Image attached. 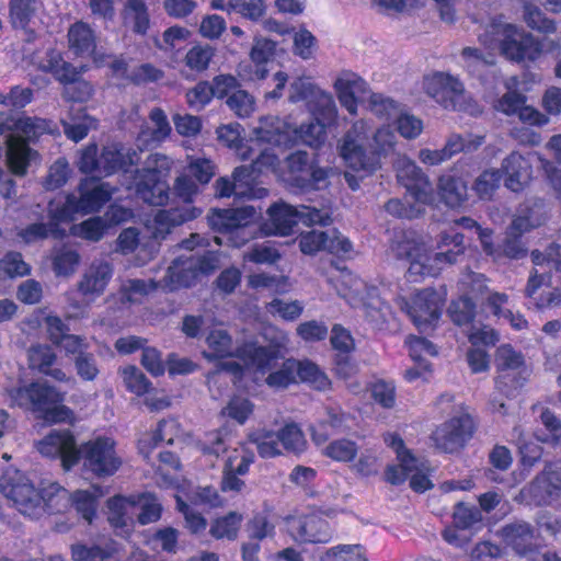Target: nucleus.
I'll list each match as a JSON object with an SVG mask.
<instances>
[{
  "label": "nucleus",
  "instance_id": "f257e3e1",
  "mask_svg": "<svg viewBox=\"0 0 561 561\" xmlns=\"http://www.w3.org/2000/svg\"><path fill=\"white\" fill-rule=\"evenodd\" d=\"M437 252H431L423 238L413 230H396L389 245V253L398 260H408V275L413 280L425 276H437L440 271L463 254V236L455 232L443 233Z\"/></svg>",
  "mask_w": 561,
  "mask_h": 561
},
{
  "label": "nucleus",
  "instance_id": "f03ea898",
  "mask_svg": "<svg viewBox=\"0 0 561 561\" xmlns=\"http://www.w3.org/2000/svg\"><path fill=\"white\" fill-rule=\"evenodd\" d=\"M479 42L489 49H499L508 60L535 62L543 54L559 53L560 43L551 38H538L524 27L506 22L502 16L491 20L479 34Z\"/></svg>",
  "mask_w": 561,
  "mask_h": 561
},
{
  "label": "nucleus",
  "instance_id": "7ed1b4c3",
  "mask_svg": "<svg viewBox=\"0 0 561 561\" xmlns=\"http://www.w3.org/2000/svg\"><path fill=\"white\" fill-rule=\"evenodd\" d=\"M1 493L24 516L37 519L46 513H62L70 503L69 492L51 482L41 489L22 471L8 467Z\"/></svg>",
  "mask_w": 561,
  "mask_h": 561
},
{
  "label": "nucleus",
  "instance_id": "20e7f679",
  "mask_svg": "<svg viewBox=\"0 0 561 561\" xmlns=\"http://www.w3.org/2000/svg\"><path fill=\"white\" fill-rule=\"evenodd\" d=\"M370 125L367 119H356L337 144L339 156L354 171L371 173L380 168V157L394 150L397 135L389 124H383L373 134L371 150L365 147Z\"/></svg>",
  "mask_w": 561,
  "mask_h": 561
},
{
  "label": "nucleus",
  "instance_id": "39448f33",
  "mask_svg": "<svg viewBox=\"0 0 561 561\" xmlns=\"http://www.w3.org/2000/svg\"><path fill=\"white\" fill-rule=\"evenodd\" d=\"M205 342L207 347L203 352V356L206 359L237 358L242 362V366L236 362L224 365V369L236 376H243L245 368L251 366L264 375L275 364L276 356L266 353L262 346H257L254 343H244L241 346H236L231 335L224 329L209 331Z\"/></svg>",
  "mask_w": 561,
  "mask_h": 561
},
{
  "label": "nucleus",
  "instance_id": "423d86ee",
  "mask_svg": "<svg viewBox=\"0 0 561 561\" xmlns=\"http://www.w3.org/2000/svg\"><path fill=\"white\" fill-rule=\"evenodd\" d=\"M535 267L530 271L524 289L525 297L537 310L552 309L561 306V288L551 287V275L546 267L561 272V247L551 244L546 252H531Z\"/></svg>",
  "mask_w": 561,
  "mask_h": 561
},
{
  "label": "nucleus",
  "instance_id": "0eeeda50",
  "mask_svg": "<svg viewBox=\"0 0 561 561\" xmlns=\"http://www.w3.org/2000/svg\"><path fill=\"white\" fill-rule=\"evenodd\" d=\"M329 282L353 308L364 309L374 327L382 329L389 322L392 317L390 307L380 299L375 287H368L363 279L347 270L335 271Z\"/></svg>",
  "mask_w": 561,
  "mask_h": 561
},
{
  "label": "nucleus",
  "instance_id": "6e6552de",
  "mask_svg": "<svg viewBox=\"0 0 561 561\" xmlns=\"http://www.w3.org/2000/svg\"><path fill=\"white\" fill-rule=\"evenodd\" d=\"M327 128L319 121L312 119L299 127H293L286 121L268 116L262 118L259 126L253 129L251 141L284 147L304 144L312 148H319L327 139Z\"/></svg>",
  "mask_w": 561,
  "mask_h": 561
},
{
  "label": "nucleus",
  "instance_id": "1a4fd4ad",
  "mask_svg": "<svg viewBox=\"0 0 561 561\" xmlns=\"http://www.w3.org/2000/svg\"><path fill=\"white\" fill-rule=\"evenodd\" d=\"M173 161L165 154L152 153L147 157L141 169H137L127 185L137 198L151 206H163L169 201L168 178Z\"/></svg>",
  "mask_w": 561,
  "mask_h": 561
},
{
  "label": "nucleus",
  "instance_id": "9d476101",
  "mask_svg": "<svg viewBox=\"0 0 561 561\" xmlns=\"http://www.w3.org/2000/svg\"><path fill=\"white\" fill-rule=\"evenodd\" d=\"M207 218L210 228L220 233L214 238L218 245L241 248L256 237V210L252 206L213 209Z\"/></svg>",
  "mask_w": 561,
  "mask_h": 561
},
{
  "label": "nucleus",
  "instance_id": "9b49d317",
  "mask_svg": "<svg viewBox=\"0 0 561 561\" xmlns=\"http://www.w3.org/2000/svg\"><path fill=\"white\" fill-rule=\"evenodd\" d=\"M12 405L41 412L45 421L50 423L69 422L72 411L61 404L64 393L46 382H33L8 391Z\"/></svg>",
  "mask_w": 561,
  "mask_h": 561
},
{
  "label": "nucleus",
  "instance_id": "f8f14e48",
  "mask_svg": "<svg viewBox=\"0 0 561 561\" xmlns=\"http://www.w3.org/2000/svg\"><path fill=\"white\" fill-rule=\"evenodd\" d=\"M78 193L79 195L68 194L61 206L56 202L49 204L53 219L71 220L76 214L98 213L112 198L115 188L108 183L84 179L78 186Z\"/></svg>",
  "mask_w": 561,
  "mask_h": 561
},
{
  "label": "nucleus",
  "instance_id": "ddd939ff",
  "mask_svg": "<svg viewBox=\"0 0 561 561\" xmlns=\"http://www.w3.org/2000/svg\"><path fill=\"white\" fill-rule=\"evenodd\" d=\"M140 160L139 153L121 144H111L99 153L96 144H89L78 152L77 167L84 174L107 176Z\"/></svg>",
  "mask_w": 561,
  "mask_h": 561
},
{
  "label": "nucleus",
  "instance_id": "4468645a",
  "mask_svg": "<svg viewBox=\"0 0 561 561\" xmlns=\"http://www.w3.org/2000/svg\"><path fill=\"white\" fill-rule=\"evenodd\" d=\"M423 91L446 110L477 115L479 105L465 91L458 78L446 72H434L423 78Z\"/></svg>",
  "mask_w": 561,
  "mask_h": 561
},
{
  "label": "nucleus",
  "instance_id": "2eb2a0df",
  "mask_svg": "<svg viewBox=\"0 0 561 561\" xmlns=\"http://www.w3.org/2000/svg\"><path fill=\"white\" fill-rule=\"evenodd\" d=\"M267 215L268 218L262 226L264 234L288 236L298 221L307 226H324L331 222L329 209H318L306 205L293 207L285 203L274 204L268 208Z\"/></svg>",
  "mask_w": 561,
  "mask_h": 561
},
{
  "label": "nucleus",
  "instance_id": "dca6fc26",
  "mask_svg": "<svg viewBox=\"0 0 561 561\" xmlns=\"http://www.w3.org/2000/svg\"><path fill=\"white\" fill-rule=\"evenodd\" d=\"M48 130V123L37 117H20L14 123V134L8 138V164L14 174L23 175L32 158L25 140H32Z\"/></svg>",
  "mask_w": 561,
  "mask_h": 561
},
{
  "label": "nucleus",
  "instance_id": "f3484780",
  "mask_svg": "<svg viewBox=\"0 0 561 561\" xmlns=\"http://www.w3.org/2000/svg\"><path fill=\"white\" fill-rule=\"evenodd\" d=\"M289 101H305L313 121L329 127L336 124L339 110L331 93L322 90L310 78H298L290 84Z\"/></svg>",
  "mask_w": 561,
  "mask_h": 561
},
{
  "label": "nucleus",
  "instance_id": "a211bd4d",
  "mask_svg": "<svg viewBox=\"0 0 561 561\" xmlns=\"http://www.w3.org/2000/svg\"><path fill=\"white\" fill-rule=\"evenodd\" d=\"M83 469L99 478L113 476L122 466L115 442L111 437L98 436L82 443L78 448Z\"/></svg>",
  "mask_w": 561,
  "mask_h": 561
},
{
  "label": "nucleus",
  "instance_id": "6ab92c4d",
  "mask_svg": "<svg viewBox=\"0 0 561 561\" xmlns=\"http://www.w3.org/2000/svg\"><path fill=\"white\" fill-rule=\"evenodd\" d=\"M219 265L217 252L208 251L201 256H181L168 267L163 286L169 289H181L192 286L199 275L213 273Z\"/></svg>",
  "mask_w": 561,
  "mask_h": 561
},
{
  "label": "nucleus",
  "instance_id": "aec40b11",
  "mask_svg": "<svg viewBox=\"0 0 561 561\" xmlns=\"http://www.w3.org/2000/svg\"><path fill=\"white\" fill-rule=\"evenodd\" d=\"M399 307L405 310L415 327L425 332L438 321L444 305V297L434 289H424L414 295L411 302L404 298L397 299Z\"/></svg>",
  "mask_w": 561,
  "mask_h": 561
},
{
  "label": "nucleus",
  "instance_id": "412c9836",
  "mask_svg": "<svg viewBox=\"0 0 561 561\" xmlns=\"http://www.w3.org/2000/svg\"><path fill=\"white\" fill-rule=\"evenodd\" d=\"M203 451L216 456L227 454L225 469L234 470L239 474H245L253 461V454L239 444L233 446L231 438L224 432L208 434L203 443Z\"/></svg>",
  "mask_w": 561,
  "mask_h": 561
},
{
  "label": "nucleus",
  "instance_id": "4be33fe9",
  "mask_svg": "<svg viewBox=\"0 0 561 561\" xmlns=\"http://www.w3.org/2000/svg\"><path fill=\"white\" fill-rule=\"evenodd\" d=\"M472 430L473 421L471 416L462 411V407H459V412L455 416L433 432L432 439L437 448L453 453L465 445L471 437Z\"/></svg>",
  "mask_w": 561,
  "mask_h": 561
},
{
  "label": "nucleus",
  "instance_id": "5701e85b",
  "mask_svg": "<svg viewBox=\"0 0 561 561\" xmlns=\"http://www.w3.org/2000/svg\"><path fill=\"white\" fill-rule=\"evenodd\" d=\"M78 448L75 436L68 430H54L36 443V449L42 456L59 458L65 470H70L79 462Z\"/></svg>",
  "mask_w": 561,
  "mask_h": 561
},
{
  "label": "nucleus",
  "instance_id": "b1692460",
  "mask_svg": "<svg viewBox=\"0 0 561 561\" xmlns=\"http://www.w3.org/2000/svg\"><path fill=\"white\" fill-rule=\"evenodd\" d=\"M289 536L300 543H325L332 539L333 529L318 514L291 516L286 520Z\"/></svg>",
  "mask_w": 561,
  "mask_h": 561
},
{
  "label": "nucleus",
  "instance_id": "393cba45",
  "mask_svg": "<svg viewBox=\"0 0 561 561\" xmlns=\"http://www.w3.org/2000/svg\"><path fill=\"white\" fill-rule=\"evenodd\" d=\"M398 180L407 187L409 195L422 204L433 201V187L422 169L407 156H398L394 161Z\"/></svg>",
  "mask_w": 561,
  "mask_h": 561
},
{
  "label": "nucleus",
  "instance_id": "a878e982",
  "mask_svg": "<svg viewBox=\"0 0 561 561\" xmlns=\"http://www.w3.org/2000/svg\"><path fill=\"white\" fill-rule=\"evenodd\" d=\"M113 265L103 259L94 260L88 266L77 284V290L83 298L84 307L103 295L113 277Z\"/></svg>",
  "mask_w": 561,
  "mask_h": 561
},
{
  "label": "nucleus",
  "instance_id": "bb28decb",
  "mask_svg": "<svg viewBox=\"0 0 561 561\" xmlns=\"http://www.w3.org/2000/svg\"><path fill=\"white\" fill-rule=\"evenodd\" d=\"M44 4L42 0H10L9 21L14 30L30 37L43 28Z\"/></svg>",
  "mask_w": 561,
  "mask_h": 561
},
{
  "label": "nucleus",
  "instance_id": "cd10ccee",
  "mask_svg": "<svg viewBox=\"0 0 561 561\" xmlns=\"http://www.w3.org/2000/svg\"><path fill=\"white\" fill-rule=\"evenodd\" d=\"M333 88L341 106L352 116H357L359 102L371 93L367 82L351 71L340 73Z\"/></svg>",
  "mask_w": 561,
  "mask_h": 561
},
{
  "label": "nucleus",
  "instance_id": "c85d7f7f",
  "mask_svg": "<svg viewBox=\"0 0 561 561\" xmlns=\"http://www.w3.org/2000/svg\"><path fill=\"white\" fill-rule=\"evenodd\" d=\"M548 219L545 202L540 198L528 199L520 204L507 228V236L514 239L542 226Z\"/></svg>",
  "mask_w": 561,
  "mask_h": 561
},
{
  "label": "nucleus",
  "instance_id": "c756f323",
  "mask_svg": "<svg viewBox=\"0 0 561 561\" xmlns=\"http://www.w3.org/2000/svg\"><path fill=\"white\" fill-rule=\"evenodd\" d=\"M531 154H522L518 151H512L505 157L499 170L504 176V185L512 192L524 191L533 180Z\"/></svg>",
  "mask_w": 561,
  "mask_h": 561
},
{
  "label": "nucleus",
  "instance_id": "7c9ffc66",
  "mask_svg": "<svg viewBox=\"0 0 561 561\" xmlns=\"http://www.w3.org/2000/svg\"><path fill=\"white\" fill-rule=\"evenodd\" d=\"M201 213L198 208L192 206L157 211L153 218L146 224V230L151 237L149 242H156L159 245L158 241L164 239L173 227L195 219Z\"/></svg>",
  "mask_w": 561,
  "mask_h": 561
},
{
  "label": "nucleus",
  "instance_id": "2f4dec72",
  "mask_svg": "<svg viewBox=\"0 0 561 561\" xmlns=\"http://www.w3.org/2000/svg\"><path fill=\"white\" fill-rule=\"evenodd\" d=\"M537 505H548L561 496V468L547 467L525 490Z\"/></svg>",
  "mask_w": 561,
  "mask_h": 561
},
{
  "label": "nucleus",
  "instance_id": "473e14b6",
  "mask_svg": "<svg viewBox=\"0 0 561 561\" xmlns=\"http://www.w3.org/2000/svg\"><path fill=\"white\" fill-rule=\"evenodd\" d=\"M266 353L274 354L276 356L274 366L268 369L264 375L257 371L255 367L251 366L245 368L244 374H253L254 380L259 381L264 379L265 382L274 389H282L288 387L290 383L296 382V370L298 369L297 360L286 359L278 367L279 354L275 346L265 347L262 346Z\"/></svg>",
  "mask_w": 561,
  "mask_h": 561
},
{
  "label": "nucleus",
  "instance_id": "72a5a7b5",
  "mask_svg": "<svg viewBox=\"0 0 561 561\" xmlns=\"http://www.w3.org/2000/svg\"><path fill=\"white\" fill-rule=\"evenodd\" d=\"M275 51V43L262 36H255L250 51V64L240 67V75L245 79L263 80L268 73L266 65Z\"/></svg>",
  "mask_w": 561,
  "mask_h": 561
},
{
  "label": "nucleus",
  "instance_id": "f704fd0d",
  "mask_svg": "<svg viewBox=\"0 0 561 561\" xmlns=\"http://www.w3.org/2000/svg\"><path fill=\"white\" fill-rule=\"evenodd\" d=\"M38 69L48 72L60 83L68 85L75 82L87 67L82 66L77 68L71 64L64 60L60 51L56 49H48L37 62Z\"/></svg>",
  "mask_w": 561,
  "mask_h": 561
},
{
  "label": "nucleus",
  "instance_id": "c9c22d12",
  "mask_svg": "<svg viewBox=\"0 0 561 561\" xmlns=\"http://www.w3.org/2000/svg\"><path fill=\"white\" fill-rule=\"evenodd\" d=\"M117 251L122 254L137 252L135 265L141 266L152 260L158 253L156 242L141 241L136 228L124 229L117 238Z\"/></svg>",
  "mask_w": 561,
  "mask_h": 561
},
{
  "label": "nucleus",
  "instance_id": "e433bc0d",
  "mask_svg": "<svg viewBox=\"0 0 561 561\" xmlns=\"http://www.w3.org/2000/svg\"><path fill=\"white\" fill-rule=\"evenodd\" d=\"M214 187L215 195L217 197H229L232 194L247 196L249 198L256 196L252 188V176L250 170L245 165L234 169L232 173V181L226 176L217 179Z\"/></svg>",
  "mask_w": 561,
  "mask_h": 561
},
{
  "label": "nucleus",
  "instance_id": "4c0bfd02",
  "mask_svg": "<svg viewBox=\"0 0 561 561\" xmlns=\"http://www.w3.org/2000/svg\"><path fill=\"white\" fill-rule=\"evenodd\" d=\"M496 367L500 370V376L496 379V389L501 393L511 396V391L506 390V379L511 376L510 371H517L519 375L527 373L524 367V357L519 352H516L511 345H501L496 351L495 357Z\"/></svg>",
  "mask_w": 561,
  "mask_h": 561
},
{
  "label": "nucleus",
  "instance_id": "58836bf2",
  "mask_svg": "<svg viewBox=\"0 0 561 561\" xmlns=\"http://www.w3.org/2000/svg\"><path fill=\"white\" fill-rule=\"evenodd\" d=\"M135 505L134 495H118L107 502L108 522L115 529L119 530L121 535H128L134 525V517L136 516Z\"/></svg>",
  "mask_w": 561,
  "mask_h": 561
},
{
  "label": "nucleus",
  "instance_id": "ea45409f",
  "mask_svg": "<svg viewBox=\"0 0 561 561\" xmlns=\"http://www.w3.org/2000/svg\"><path fill=\"white\" fill-rule=\"evenodd\" d=\"M149 118L152 127L144 126L141 128L137 137L139 146H157L164 141L171 133L167 115L161 108L156 107L151 110Z\"/></svg>",
  "mask_w": 561,
  "mask_h": 561
},
{
  "label": "nucleus",
  "instance_id": "a19ab883",
  "mask_svg": "<svg viewBox=\"0 0 561 561\" xmlns=\"http://www.w3.org/2000/svg\"><path fill=\"white\" fill-rule=\"evenodd\" d=\"M69 49L77 56L85 54H95V34L85 22L79 21L72 24L68 30Z\"/></svg>",
  "mask_w": 561,
  "mask_h": 561
},
{
  "label": "nucleus",
  "instance_id": "79ce46f5",
  "mask_svg": "<svg viewBox=\"0 0 561 561\" xmlns=\"http://www.w3.org/2000/svg\"><path fill=\"white\" fill-rule=\"evenodd\" d=\"M164 277L160 280L127 279L121 286V295L124 301L139 304L150 293L162 289L163 291H175L163 286Z\"/></svg>",
  "mask_w": 561,
  "mask_h": 561
},
{
  "label": "nucleus",
  "instance_id": "37998d69",
  "mask_svg": "<svg viewBox=\"0 0 561 561\" xmlns=\"http://www.w3.org/2000/svg\"><path fill=\"white\" fill-rule=\"evenodd\" d=\"M123 18L136 34L145 35L150 27V14L145 0H126Z\"/></svg>",
  "mask_w": 561,
  "mask_h": 561
},
{
  "label": "nucleus",
  "instance_id": "c03bdc74",
  "mask_svg": "<svg viewBox=\"0 0 561 561\" xmlns=\"http://www.w3.org/2000/svg\"><path fill=\"white\" fill-rule=\"evenodd\" d=\"M506 545L513 547L518 553H525L534 539V530L529 524L516 522L504 526L500 530Z\"/></svg>",
  "mask_w": 561,
  "mask_h": 561
},
{
  "label": "nucleus",
  "instance_id": "a18cd8bd",
  "mask_svg": "<svg viewBox=\"0 0 561 561\" xmlns=\"http://www.w3.org/2000/svg\"><path fill=\"white\" fill-rule=\"evenodd\" d=\"M249 442L255 445L262 458H274L283 455L278 432L261 428L249 434Z\"/></svg>",
  "mask_w": 561,
  "mask_h": 561
},
{
  "label": "nucleus",
  "instance_id": "49530a36",
  "mask_svg": "<svg viewBox=\"0 0 561 561\" xmlns=\"http://www.w3.org/2000/svg\"><path fill=\"white\" fill-rule=\"evenodd\" d=\"M367 108L379 119L396 121L403 107L393 99L382 93L371 92L367 98Z\"/></svg>",
  "mask_w": 561,
  "mask_h": 561
},
{
  "label": "nucleus",
  "instance_id": "de8ad7c7",
  "mask_svg": "<svg viewBox=\"0 0 561 561\" xmlns=\"http://www.w3.org/2000/svg\"><path fill=\"white\" fill-rule=\"evenodd\" d=\"M438 192L446 203L450 207L461 205L467 198V185L458 178L449 174H444L438 180Z\"/></svg>",
  "mask_w": 561,
  "mask_h": 561
},
{
  "label": "nucleus",
  "instance_id": "09e8293b",
  "mask_svg": "<svg viewBox=\"0 0 561 561\" xmlns=\"http://www.w3.org/2000/svg\"><path fill=\"white\" fill-rule=\"evenodd\" d=\"M216 133L218 140L236 150L240 160L252 158L254 149L241 141V126L239 124L222 125L217 128Z\"/></svg>",
  "mask_w": 561,
  "mask_h": 561
},
{
  "label": "nucleus",
  "instance_id": "8fccbe9b",
  "mask_svg": "<svg viewBox=\"0 0 561 561\" xmlns=\"http://www.w3.org/2000/svg\"><path fill=\"white\" fill-rule=\"evenodd\" d=\"M102 490L99 486H94L93 491L79 490L72 494L69 493L70 503L64 512L73 506L85 520L91 523L96 510V499L102 496Z\"/></svg>",
  "mask_w": 561,
  "mask_h": 561
},
{
  "label": "nucleus",
  "instance_id": "3c124183",
  "mask_svg": "<svg viewBox=\"0 0 561 561\" xmlns=\"http://www.w3.org/2000/svg\"><path fill=\"white\" fill-rule=\"evenodd\" d=\"M283 453L299 456L307 450L308 442L301 428L294 423L284 425L278 431Z\"/></svg>",
  "mask_w": 561,
  "mask_h": 561
},
{
  "label": "nucleus",
  "instance_id": "603ef678",
  "mask_svg": "<svg viewBox=\"0 0 561 561\" xmlns=\"http://www.w3.org/2000/svg\"><path fill=\"white\" fill-rule=\"evenodd\" d=\"M81 256L77 250L69 247L56 249L53 254V270L57 276H71L77 271Z\"/></svg>",
  "mask_w": 561,
  "mask_h": 561
},
{
  "label": "nucleus",
  "instance_id": "864d4df0",
  "mask_svg": "<svg viewBox=\"0 0 561 561\" xmlns=\"http://www.w3.org/2000/svg\"><path fill=\"white\" fill-rule=\"evenodd\" d=\"M137 520L141 525L157 522L161 516V504L150 493L134 495Z\"/></svg>",
  "mask_w": 561,
  "mask_h": 561
},
{
  "label": "nucleus",
  "instance_id": "5fc2aeb1",
  "mask_svg": "<svg viewBox=\"0 0 561 561\" xmlns=\"http://www.w3.org/2000/svg\"><path fill=\"white\" fill-rule=\"evenodd\" d=\"M248 285L253 289H270L276 294H285L290 289L287 276L254 273L248 276Z\"/></svg>",
  "mask_w": 561,
  "mask_h": 561
},
{
  "label": "nucleus",
  "instance_id": "6e6d98bb",
  "mask_svg": "<svg viewBox=\"0 0 561 561\" xmlns=\"http://www.w3.org/2000/svg\"><path fill=\"white\" fill-rule=\"evenodd\" d=\"M61 124L65 135L75 142L82 140L91 129L96 128V121L85 113H80L77 117H71L69 121L62 118Z\"/></svg>",
  "mask_w": 561,
  "mask_h": 561
},
{
  "label": "nucleus",
  "instance_id": "4d7b16f0",
  "mask_svg": "<svg viewBox=\"0 0 561 561\" xmlns=\"http://www.w3.org/2000/svg\"><path fill=\"white\" fill-rule=\"evenodd\" d=\"M107 228L105 219L96 216L73 225L70 228V233L75 237L96 242L103 238Z\"/></svg>",
  "mask_w": 561,
  "mask_h": 561
},
{
  "label": "nucleus",
  "instance_id": "13d9d810",
  "mask_svg": "<svg viewBox=\"0 0 561 561\" xmlns=\"http://www.w3.org/2000/svg\"><path fill=\"white\" fill-rule=\"evenodd\" d=\"M358 451L355 442L346 438H340L330 442L322 449V455L337 462H350L354 460Z\"/></svg>",
  "mask_w": 561,
  "mask_h": 561
},
{
  "label": "nucleus",
  "instance_id": "bf43d9fd",
  "mask_svg": "<svg viewBox=\"0 0 561 561\" xmlns=\"http://www.w3.org/2000/svg\"><path fill=\"white\" fill-rule=\"evenodd\" d=\"M320 561H367L360 545H337L320 557Z\"/></svg>",
  "mask_w": 561,
  "mask_h": 561
},
{
  "label": "nucleus",
  "instance_id": "052dcab7",
  "mask_svg": "<svg viewBox=\"0 0 561 561\" xmlns=\"http://www.w3.org/2000/svg\"><path fill=\"white\" fill-rule=\"evenodd\" d=\"M124 386L136 396H144L149 392L150 381L144 373L135 366H126L119 369Z\"/></svg>",
  "mask_w": 561,
  "mask_h": 561
},
{
  "label": "nucleus",
  "instance_id": "680f3d73",
  "mask_svg": "<svg viewBox=\"0 0 561 561\" xmlns=\"http://www.w3.org/2000/svg\"><path fill=\"white\" fill-rule=\"evenodd\" d=\"M298 369L296 370V380L310 383L319 390H324L329 387V378L319 369V367L308 360L297 362Z\"/></svg>",
  "mask_w": 561,
  "mask_h": 561
},
{
  "label": "nucleus",
  "instance_id": "e2e57ef3",
  "mask_svg": "<svg viewBox=\"0 0 561 561\" xmlns=\"http://www.w3.org/2000/svg\"><path fill=\"white\" fill-rule=\"evenodd\" d=\"M241 522L242 515L236 512H231L228 515L214 522L210 527V534L216 539L227 538L232 540L238 535Z\"/></svg>",
  "mask_w": 561,
  "mask_h": 561
},
{
  "label": "nucleus",
  "instance_id": "0e129e2a",
  "mask_svg": "<svg viewBox=\"0 0 561 561\" xmlns=\"http://www.w3.org/2000/svg\"><path fill=\"white\" fill-rule=\"evenodd\" d=\"M266 311L285 321H295L301 316L304 305L299 300H284L275 298L266 305Z\"/></svg>",
  "mask_w": 561,
  "mask_h": 561
},
{
  "label": "nucleus",
  "instance_id": "69168bd1",
  "mask_svg": "<svg viewBox=\"0 0 561 561\" xmlns=\"http://www.w3.org/2000/svg\"><path fill=\"white\" fill-rule=\"evenodd\" d=\"M484 141V137L482 136H468L467 138H463L462 136L458 134L450 135L445 146L443 147L444 152L446 153V157L451 159L455 154L461 152V151H472L476 150L478 147H480Z\"/></svg>",
  "mask_w": 561,
  "mask_h": 561
},
{
  "label": "nucleus",
  "instance_id": "338daca9",
  "mask_svg": "<svg viewBox=\"0 0 561 561\" xmlns=\"http://www.w3.org/2000/svg\"><path fill=\"white\" fill-rule=\"evenodd\" d=\"M186 170L199 184H207L216 172L214 162L205 157L187 156Z\"/></svg>",
  "mask_w": 561,
  "mask_h": 561
},
{
  "label": "nucleus",
  "instance_id": "774afa93",
  "mask_svg": "<svg viewBox=\"0 0 561 561\" xmlns=\"http://www.w3.org/2000/svg\"><path fill=\"white\" fill-rule=\"evenodd\" d=\"M312 163L305 151H297L288 157L290 179L297 186H305L308 180L307 173Z\"/></svg>",
  "mask_w": 561,
  "mask_h": 561
}]
</instances>
